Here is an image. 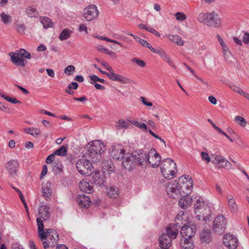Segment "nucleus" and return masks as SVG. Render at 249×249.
I'll return each instance as SVG.
<instances>
[{
  "instance_id": "obj_64",
  "label": "nucleus",
  "mask_w": 249,
  "mask_h": 249,
  "mask_svg": "<svg viewBox=\"0 0 249 249\" xmlns=\"http://www.w3.org/2000/svg\"><path fill=\"white\" fill-rule=\"evenodd\" d=\"M47 49L46 47L43 44H40L37 48V51L38 52L45 51Z\"/></svg>"
},
{
  "instance_id": "obj_19",
  "label": "nucleus",
  "mask_w": 249,
  "mask_h": 249,
  "mask_svg": "<svg viewBox=\"0 0 249 249\" xmlns=\"http://www.w3.org/2000/svg\"><path fill=\"white\" fill-rule=\"evenodd\" d=\"M92 174V178L94 181V183L96 185H98L99 186H105V180L106 178L104 175L100 171H95L94 173H93Z\"/></svg>"
},
{
  "instance_id": "obj_29",
  "label": "nucleus",
  "mask_w": 249,
  "mask_h": 249,
  "mask_svg": "<svg viewBox=\"0 0 249 249\" xmlns=\"http://www.w3.org/2000/svg\"><path fill=\"white\" fill-rule=\"evenodd\" d=\"M167 37L170 41L173 42L179 46H181L184 44V41L181 39V37L178 35H169L167 36Z\"/></svg>"
},
{
  "instance_id": "obj_42",
  "label": "nucleus",
  "mask_w": 249,
  "mask_h": 249,
  "mask_svg": "<svg viewBox=\"0 0 249 249\" xmlns=\"http://www.w3.org/2000/svg\"><path fill=\"white\" fill-rule=\"evenodd\" d=\"M184 215V214L183 213H182L181 214H178V215L176 216V219H175V221H176L175 225H174L173 226L171 225V226H175L176 230H177L176 227H180V225L179 222H181V221L183 220Z\"/></svg>"
},
{
  "instance_id": "obj_40",
  "label": "nucleus",
  "mask_w": 249,
  "mask_h": 249,
  "mask_svg": "<svg viewBox=\"0 0 249 249\" xmlns=\"http://www.w3.org/2000/svg\"><path fill=\"white\" fill-rule=\"evenodd\" d=\"M162 59L164 62L167 63L170 66H171L173 68L175 69H177V66H176L174 62L173 61L171 57L169 56L167 54L164 56V57Z\"/></svg>"
},
{
  "instance_id": "obj_22",
  "label": "nucleus",
  "mask_w": 249,
  "mask_h": 249,
  "mask_svg": "<svg viewBox=\"0 0 249 249\" xmlns=\"http://www.w3.org/2000/svg\"><path fill=\"white\" fill-rule=\"evenodd\" d=\"M79 205L81 207L87 208L90 205L91 201L89 197L85 195H79L77 198Z\"/></svg>"
},
{
  "instance_id": "obj_41",
  "label": "nucleus",
  "mask_w": 249,
  "mask_h": 249,
  "mask_svg": "<svg viewBox=\"0 0 249 249\" xmlns=\"http://www.w3.org/2000/svg\"><path fill=\"white\" fill-rule=\"evenodd\" d=\"M234 121L236 122L238 124L242 127H244L246 126L247 124V122L246 120L242 117L240 116H237L234 118Z\"/></svg>"
},
{
  "instance_id": "obj_8",
  "label": "nucleus",
  "mask_w": 249,
  "mask_h": 249,
  "mask_svg": "<svg viewBox=\"0 0 249 249\" xmlns=\"http://www.w3.org/2000/svg\"><path fill=\"white\" fill-rule=\"evenodd\" d=\"M76 168L79 173L85 176H89L92 173V166L89 160L81 159L76 162Z\"/></svg>"
},
{
  "instance_id": "obj_5",
  "label": "nucleus",
  "mask_w": 249,
  "mask_h": 249,
  "mask_svg": "<svg viewBox=\"0 0 249 249\" xmlns=\"http://www.w3.org/2000/svg\"><path fill=\"white\" fill-rule=\"evenodd\" d=\"M166 233H163L159 237V244L162 249H167L171 245V240L175 239L178 234V231L175 226L169 225L166 228Z\"/></svg>"
},
{
  "instance_id": "obj_60",
  "label": "nucleus",
  "mask_w": 249,
  "mask_h": 249,
  "mask_svg": "<svg viewBox=\"0 0 249 249\" xmlns=\"http://www.w3.org/2000/svg\"><path fill=\"white\" fill-rule=\"evenodd\" d=\"M15 86L18 88L24 94H29V92L28 90H27L26 89H24V88L19 86V85H15Z\"/></svg>"
},
{
  "instance_id": "obj_57",
  "label": "nucleus",
  "mask_w": 249,
  "mask_h": 249,
  "mask_svg": "<svg viewBox=\"0 0 249 249\" xmlns=\"http://www.w3.org/2000/svg\"><path fill=\"white\" fill-rule=\"evenodd\" d=\"M100 63L108 71L112 70V67H110L107 62L104 61H101Z\"/></svg>"
},
{
  "instance_id": "obj_6",
  "label": "nucleus",
  "mask_w": 249,
  "mask_h": 249,
  "mask_svg": "<svg viewBox=\"0 0 249 249\" xmlns=\"http://www.w3.org/2000/svg\"><path fill=\"white\" fill-rule=\"evenodd\" d=\"M197 20L207 26L218 28L221 26V21L217 14L213 12L209 14L201 13L197 17Z\"/></svg>"
},
{
  "instance_id": "obj_54",
  "label": "nucleus",
  "mask_w": 249,
  "mask_h": 249,
  "mask_svg": "<svg viewBox=\"0 0 249 249\" xmlns=\"http://www.w3.org/2000/svg\"><path fill=\"white\" fill-rule=\"evenodd\" d=\"M40 130L38 128H32V136L37 137L40 134Z\"/></svg>"
},
{
  "instance_id": "obj_46",
  "label": "nucleus",
  "mask_w": 249,
  "mask_h": 249,
  "mask_svg": "<svg viewBox=\"0 0 249 249\" xmlns=\"http://www.w3.org/2000/svg\"><path fill=\"white\" fill-rule=\"evenodd\" d=\"M75 71V67L72 65H69L64 70L65 74L69 75L72 74Z\"/></svg>"
},
{
  "instance_id": "obj_18",
  "label": "nucleus",
  "mask_w": 249,
  "mask_h": 249,
  "mask_svg": "<svg viewBox=\"0 0 249 249\" xmlns=\"http://www.w3.org/2000/svg\"><path fill=\"white\" fill-rule=\"evenodd\" d=\"M93 187L92 182L87 179H83L79 184L80 190L83 192L89 194L93 192Z\"/></svg>"
},
{
  "instance_id": "obj_24",
  "label": "nucleus",
  "mask_w": 249,
  "mask_h": 249,
  "mask_svg": "<svg viewBox=\"0 0 249 249\" xmlns=\"http://www.w3.org/2000/svg\"><path fill=\"white\" fill-rule=\"evenodd\" d=\"M182 196L178 201V205L182 209L186 208L192 204L193 199L189 195H182Z\"/></svg>"
},
{
  "instance_id": "obj_63",
  "label": "nucleus",
  "mask_w": 249,
  "mask_h": 249,
  "mask_svg": "<svg viewBox=\"0 0 249 249\" xmlns=\"http://www.w3.org/2000/svg\"><path fill=\"white\" fill-rule=\"evenodd\" d=\"M46 71L48 75L51 77H53L54 76V72L53 69H47Z\"/></svg>"
},
{
  "instance_id": "obj_47",
  "label": "nucleus",
  "mask_w": 249,
  "mask_h": 249,
  "mask_svg": "<svg viewBox=\"0 0 249 249\" xmlns=\"http://www.w3.org/2000/svg\"><path fill=\"white\" fill-rule=\"evenodd\" d=\"M200 156L202 159L205 160L207 163H209L212 160V157L210 158L208 154L205 152H201L200 153Z\"/></svg>"
},
{
  "instance_id": "obj_12",
  "label": "nucleus",
  "mask_w": 249,
  "mask_h": 249,
  "mask_svg": "<svg viewBox=\"0 0 249 249\" xmlns=\"http://www.w3.org/2000/svg\"><path fill=\"white\" fill-rule=\"evenodd\" d=\"M106 75L110 80L114 81H119L122 84H125L134 83V82L132 80L128 78V77L115 73L113 69L111 71H110L109 72H107Z\"/></svg>"
},
{
  "instance_id": "obj_33",
  "label": "nucleus",
  "mask_w": 249,
  "mask_h": 249,
  "mask_svg": "<svg viewBox=\"0 0 249 249\" xmlns=\"http://www.w3.org/2000/svg\"><path fill=\"white\" fill-rule=\"evenodd\" d=\"M134 39L138 43L141 44L142 46L144 47L148 48L150 50L151 49V48H152V47L150 45V44L148 43L146 40L143 39L138 36H134Z\"/></svg>"
},
{
  "instance_id": "obj_25",
  "label": "nucleus",
  "mask_w": 249,
  "mask_h": 249,
  "mask_svg": "<svg viewBox=\"0 0 249 249\" xmlns=\"http://www.w3.org/2000/svg\"><path fill=\"white\" fill-rule=\"evenodd\" d=\"M51 183L50 182H47L46 183L44 184L42 186V194L43 196L46 197L47 200L48 198L51 196L52 191L51 189Z\"/></svg>"
},
{
  "instance_id": "obj_7",
  "label": "nucleus",
  "mask_w": 249,
  "mask_h": 249,
  "mask_svg": "<svg viewBox=\"0 0 249 249\" xmlns=\"http://www.w3.org/2000/svg\"><path fill=\"white\" fill-rule=\"evenodd\" d=\"M161 172L164 177L170 179L173 178L177 172V166L174 160L171 159L163 160L161 163Z\"/></svg>"
},
{
  "instance_id": "obj_15",
  "label": "nucleus",
  "mask_w": 249,
  "mask_h": 249,
  "mask_svg": "<svg viewBox=\"0 0 249 249\" xmlns=\"http://www.w3.org/2000/svg\"><path fill=\"white\" fill-rule=\"evenodd\" d=\"M9 55L11 57L12 63L16 66L24 67L27 63V60L25 58H22L18 51L15 53L10 52Z\"/></svg>"
},
{
  "instance_id": "obj_61",
  "label": "nucleus",
  "mask_w": 249,
  "mask_h": 249,
  "mask_svg": "<svg viewBox=\"0 0 249 249\" xmlns=\"http://www.w3.org/2000/svg\"><path fill=\"white\" fill-rule=\"evenodd\" d=\"M209 101L213 105H216L217 103V99L213 96H210L208 97Z\"/></svg>"
},
{
  "instance_id": "obj_32",
  "label": "nucleus",
  "mask_w": 249,
  "mask_h": 249,
  "mask_svg": "<svg viewBox=\"0 0 249 249\" xmlns=\"http://www.w3.org/2000/svg\"><path fill=\"white\" fill-rule=\"evenodd\" d=\"M71 33L72 31L71 30L68 29H64L61 32L58 38L61 41L66 40L70 37Z\"/></svg>"
},
{
  "instance_id": "obj_38",
  "label": "nucleus",
  "mask_w": 249,
  "mask_h": 249,
  "mask_svg": "<svg viewBox=\"0 0 249 249\" xmlns=\"http://www.w3.org/2000/svg\"><path fill=\"white\" fill-rule=\"evenodd\" d=\"M222 52L225 57V59L227 61H228L229 59L232 58V56L231 53L229 52L228 50V48L226 45L222 46Z\"/></svg>"
},
{
  "instance_id": "obj_52",
  "label": "nucleus",
  "mask_w": 249,
  "mask_h": 249,
  "mask_svg": "<svg viewBox=\"0 0 249 249\" xmlns=\"http://www.w3.org/2000/svg\"><path fill=\"white\" fill-rule=\"evenodd\" d=\"M78 30L79 32H85L86 34H88L86 26L84 24H81L79 26Z\"/></svg>"
},
{
  "instance_id": "obj_58",
  "label": "nucleus",
  "mask_w": 249,
  "mask_h": 249,
  "mask_svg": "<svg viewBox=\"0 0 249 249\" xmlns=\"http://www.w3.org/2000/svg\"><path fill=\"white\" fill-rule=\"evenodd\" d=\"M78 87V84L75 82H73L69 84L68 88L71 89H76Z\"/></svg>"
},
{
  "instance_id": "obj_50",
  "label": "nucleus",
  "mask_w": 249,
  "mask_h": 249,
  "mask_svg": "<svg viewBox=\"0 0 249 249\" xmlns=\"http://www.w3.org/2000/svg\"><path fill=\"white\" fill-rule=\"evenodd\" d=\"M89 78L90 79L89 83L91 84L96 83V82H98V80L99 77H98L97 75L92 74L89 75Z\"/></svg>"
},
{
  "instance_id": "obj_31",
  "label": "nucleus",
  "mask_w": 249,
  "mask_h": 249,
  "mask_svg": "<svg viewBox=\"0 0 249 249\" xmlns=\"http://www.w3.org/2000/svg\"><path fill=\"white\" fill-rule=\"evenodd\" d=\"M107 195L110 198L117 197L119 195L118 189L114 187H109L107 189Z\"/></svg>"
},
{
  "instance_id": "obj_37",
  "label": "nucleus",
  "mask_w": 249,
  "mask_h": 249,
  "mask_svg": "<svg viewBox=\"0 0 249 249\" xmlns=\"http://www.w3.org/2000/svg\"><path fill=\"white\" fill-rule=\"evenodd\" d=\"M0 18L1 21L6 25L9 24L12 20L11 17L4 13H2L0 14Z\"/></svg>"
},
{
  "instance_id": "obj_55",
  "label": "nucleus",
  "mask_w": 249,
  "mask_h": 249,
  "mask_svg": "<svg viewBox=\"0 0 249 249\" xmlns=\"http://www.w3.org/2000/svg\"><path fill=\"white\" fill-rule=\"evenodd\" d=\"M142 104L144 105L145 106H148V107H151L152 106V103L150 102H147L146 101V99L145 97H141L140 98Z\"/></svg>"
},
{
  "instance_id": "obj_36",
  "label": "nucleus",
  "mask_w": 249,
  "mask_h": 249,
  "mask_svg": "<svg viewBox=\"0 0 249 249\" xmlns=\"http://www.w3.org/2000/svg\"><path fill=\"white\" fill-rule=\"evenodd\" d=\"M67 148L65 146H61L58 149L55 150L54 153L55 155L65 156L67 155Z\"/></svg>"
},
{
  "instance_id": "obj_53",
  "label": "nucleus",
  "mask_w": 249,
  "mask_h": 249,
  "mask_svg": "<svg viewBox=\"0 0 249 249\" xmlns=\"http://www.w3.org/2000/svg\"><path fill=\"white\" fill-rule=\"evenodd\" d=\"M105 53L108 54L112 58L115 59L117 57L116 53L115 52H114L108 49H107Z\"/></svg>"
},
{
  "instance_id": "obj_4",
  "label": "nucleus",
  "mask_w": 249,
  "mask_h": 249,
  "mask_svg": "<svg viewBox=\"0 0 249 249\" xmlns=\"http://www.w3.org/2000/svg\"><path fill=\"white\" fill-rule=\"evenodd\" d=\"M105 150V145L100 141L91 142L87 145L85 156L90 158L92 162H96L100 160Z\"/></svg>"
},
{
  "instance_id": "obj_2",
  "label": "nucleus",
  "mask_w": 249,
  "mask_h": 249,
  "mask_svg": "<svg viewBox=\"0 0 249 249\" xmlns=\"http://www.w3.org/2000/svg\"><path fill=\"white\" fill-rule=\"evenodd\" d=\"M193 186V179L184 175L179 178V182L171 181L166 186V193L170 197L175 198L179 195H188Z\"/></svg>"
},
{
  "instance_id": "obj_56",
  "label": "nucleus",
  "mask_w": 249,
  "mask_h": 249,
  "mask_svg": "<svg viewBox=\"0 0 249 249\" xmlns=\"http://www.w3.org/2000/svg\"><path fill=\"white\" fill-rule=\"evenodd\" d=\"M95 49L97 51H100V52L105 53H106V52L107 49V48L104 47L103 46L100 45L96 46Z\"/></svg>"
},
{
  "instance_id": "obj_28",
  "label": "nucleus",
  "mask_w": 249,
  "mask_h": 249,
  "mask_svg": "<svg viewBox=\"0 0 249 249\" xmlns=\"http://www.w3.org/2000/svg\"><path fill=\"white\" fill-rule=\"evenodd\" d=\"M10 185L13 189H14L18 194L19 196H20V199L24 205V207L26 210V211L27 212L28 218L29 219H30V215H29V209H28L27 204L26 202L25 199L22 194L21 193V191L18 188L14 186V185L13 184H10Z\"/></svg>"
},
{
  "instance_id": "obj_44",
  "label": "nucleus",
  "mask_w": 249,
  "mask_h": 249,
  "mask_svg": "<svg viewBox=\"0 0 249 249\" xmlns=\"http://www.w3.org/2000/svg\"><path fill=\"white\" fill-rule=\"evenodd\" d=\"M19 53L21 55V56L22 58H27V59H30L31 58V54L29 52H28L26 50L22 49H19L18 51Z\"/></svg>"
},
{
  "instance_id": "obj_23",
  "label": "nucleus",
  "mask_w": 249,
  "mask_h": 249,
  "mask_svg": "<svg viewBox=\"0 0 249 249\" xmlns=\"http://www.w3.org/2000/svg\"><path fill=\"white\" fill-rule=\"evenodd\" d=\"M212 161L213 164H216L219 168L225 167V163H227V160L223 157L220 155H212Z\"/></svg>"
},
{
  "instance_id": "obj_13",
  "label": "nucleus",
  "mask_w": 249,
  "mask_h": 249,
  "mask_svg": "<svg viewBox=\"0 0 249 249\" xmlns=\"http://www.w3.org/2000/svg\"><path fill=\"white\" fill-rule=\"evenodd\" d=\"M223 242L224 245L229 249H235L238 245L237 238L231 234L225 235Z\"/></svg>"
},
{
  "instance_id": "obj_11",
  "label": "nucleus",
  "mask_w": 249,
  "mask_h": 249,
  "mask_svg": "<svg viewBox=\"0 0 249 249\" xmlns=\"http://www.w3.org/2000/svg\"><path fill=\"white\" fill-rule=\"evenodd\" d=\"M110 156L113 159L121 160L122 162L124 157L127 154L125 153V150L121 145H114L111 146Z\"/></svg>"
},
{
  "instance_id": "obj_27",
  "label": "nucleus",
  "mask_w": 249,
  "mask_h": 249,
  "mask_svg": "<svg viewBox=\"0 0 249 249\" xmlns=\"http://www.w3.org/2000/svg\"><path fill=\"white\" fill-rule=\"evenodd\" d=\"M181 249H194V245L192 239L186 238L182 239L180 241Z\"/></svg>"
},
{
  "instance_id": "obj_45",
  "label": "nucleus",
  "mask_w": 249,
  "mask_h": 249,
  "mask_svg": "<svg viewBox=\"0 0 249 249\" xmlns=\"http://www.w3.org/2000/svg\"><path fill=\"white\" fill-rule=\"evenodd\" d=\"M177 20L179 21H182L186 19L185 15L181 12H178L174 15Z\"/></svg>"
},
{
  "instance_id": "obj_39",
  "label": "nucleus",
  "mask_w": 249,
  "mask_h": 249,
  "mask_svg": "<svg viewBox=\"0 0 249 249\" xmlns=\"http://www.w3.org/2000/svg\"><path fill=\"white\" fill-rule=\"evenodd\" d=\"M150 51L153 53L158 54L162 58V59H163L167 54L161 48L155 49L152 47V48H151Z\"/></svg>"
},
{
  "instance_id": "obj_17",
  "label": "nucleus",
  "mask_w": 249,
  "mask_h": 249,
  "mask_svg": "<svg viewBox=\"0 0 249 249\" xmlns=\"http://www.w3.org/2000/svg\"><path fill=\"white\" fill-rule=\"evenodd\" d=\"M18 166L19 163L15 160H11L6 163V169L11 176L16 174Z\"/></svg>"
},
{
  "instance_id": "obj_62",
  "label": "nucleus",
  "mask_w": 249,
  "mask_h": 249,
  "mask_svg": "<svg viewBox=\"0 0 249 249\" xmlns=\"http://www.w3.org/2000/svg\"><path fill=\"white\" fill-rule=\"evenodd\" d=\"M17 29L20 33H23L25 30V26L23 24H18L17 25Z\"/></svg>"
},
{
  "instance_id": "obj_34",
  "label": "nucleus",
  "mask_w": 249,
  "mask_h": 249,
  "mask_svg": "<svg viewBox=\"0 0 249 249\" xmlns=\"http://www.w3.org/2000/svg\"><path fill=\"white\" fill-rule=\"evenodd\" d=\"M53 170L56 174L60 173L63 170L62 164L59 161H55L53 164Z\"/></svg>"
},
{
  "instance_id": "obj_30",
  "label": "nucleus",
  "mask_w": 249,
  "mask_h": 249,
  "mask_svg": "<svg viewBox=\"0 0 249 249\" xmlns=\"http://www.w3.org/2000/svg\"><path fill=\"white\" fill-rule=\"evenodd\" d=\"M200 239L202 242L209 243L211 240V233L209 230H203L200 234Z\"/></svg>"
},
{
  "instance_id": "obj_14",
  "label": "nucleus",
  "mask_w": 249,
  "mask_h": 249,
  "mask_svg": "<svg viewBox=\"0 0 249 249\" xmlns=\"http://www.w3.org/2000/svg\"><path fill=\"white\" fill-rule=\"evenodd\" d=\"M196 231V227L195 225H184L181 229L180 234L182 239L186 238L192 239Z\"/></svg>"
},
{
  "instance_id": "obj_26",
  "label": "nucleus",
  "mask_w": 249,
  "mask_h": 249,
  "mask_svg": "<svg viewBox=\"0 0 249 249\" xmlns=\"http://www.w3.org/2000/svg\"><path fill=\"white\" fill-rule=\"evenodd\" d=\"M39 20L43 25L44 28L48 29L53 27L54 23L49 18L47 17H40Z\"/></svg>"
},
{
  "instance_id": "obj_9",
  "label": "nucleus",
  "mask_w": 249,
  "mask_h": 249,
  "mask_svg": "<svg viewBox=\"0 0 249 249\" xmlns=\"http://www.w3.org/2000/svg\"><path fill=\"white\" fill-rule=\"evenodd\" d=\"M99 12L97 7L94 5H89L83 10V16L88 21L96 19L99 16Z\"/></svg>"
},
{
  "instance_id": "obj_35",
  "label": "nucleus",
  "mask_w": 249,
  "mask_h": 249,
  "mask_svg": "<svg viewBox=\"0 0 249 249\" xmlns=\"http://www.w3.org/2000/svg\"><path fill=\"white\" fill-rule=\"evenodd\" d=\"M94 37L101 40H104V41H106L108 42L113 43H115L116 44L119 45L121 47L123 46V45L121 42H120L116 40L110 39L106 36H94Z\"/></svg>"
},
{
  "instance_id": "obj_49",
  "label": "nucleus",
  "mask_w": 249,
  "mask_h": 249,
  "mask_svg": "<svg viewBox=\"0 0 249 249\" xmlns=\"http://www.w3.org/2000/svg\"><path fill=\"white\" fill-rule=\"evenodd\" d=\"M230 88L234 91L239 93L240 95H242L244 91L241 89L239 87L235 85L230 86Z\"/></svg>"
},
{
  "instance_id": "obj_1",
  "label": "nucleus",
  "mask_w": 249,
  "mask_h": 249,
  "mask_svg": "<svg viewBox=\"0 0 249 249\" xmlns=\"http://www.w3.org/2000/svg\"><path fill=\"white\" fill-rule=\"evenodd\" d=\"M161 157L155 149L152 148L148 152L142 150H136L131 154L127 153L124 157L122 165L126 170H131L136 164L142 167L148 165L157 168L160 164Z\"/></svg>"
},
{
  "instance_id": "obj_48",
  "label": "nucleus",
  "mask_w": 249,
  "mask_h": 249,
  "mask_svg": "<svg viewBox=\"0 0 249 249\" xmlns=\"http://www.w3.org/2000/svg\"><path fill=\"white\" fill-rule=\"evenodd\" d=\"M119 124L118 125V127L119 129L127 128L128 125V124L127 122L125 121L124 120L120 119L118 121Z\"/></svg>"
},
{
  "instance_id": "obj_51",
  "label": "nucleus",
  "mask_w": 249,
  "mask_h": 249,
  "mask_svg": "<svg viewBox=\"0 0 249 249\" xmlns=\"http://www.w3.org/2000/svg\"><path fill=\"white\" fill-rule=\"evenodd\" d=\"M55 155L54 153L49 155L46 159V162L47 164L51 163L55 158Z\"/></svg>"
},
{
  "instance_id": "obj_59",
  "label": "nucleus",
  "mask_w": 249,
  "mask_h": 249,
  "mask_svg": "<svg viewBox=\"0 0 249 249\" xmlns=\"http://www.w3.org/2000/svg\"><path fill=\"white\" fill-rule=\"evenodd\" d=\"M243 41L245 43L249 42V34L245 33L243 37Z\"/></svg>"
},
{
  "instance_id": "obj_10",
  "label": "nucleus",
  "mask_w": 249,
  "mask_h": 249,
  "mask_svg": "<svg viewBox=\"0 0 249 249\" xmlns=\"http://www.w3.org/2000/svg\"><path fill=\"white\" fill-rule=\"evenodd\" d=\"M227 221L222 215H218L215 218L213 223V230L218 234H222L225 231Z\"/></svg>"
},
{
  "instance_id": "obj_3",
  "label": "nucleus",
  "mask_w": 249,
  "mask_h": 249,
  "mask_svg": "<svg viewBox=\"0 0 249 249\" xmlns=\"http://www.w3.org/2000/svg\"><path fill=\"white\" fill-rule=\"evenodd\" d=\"M38 233L41 240H46L43 242V247L47 249L49 247H53L59 240L57 232L53 229H48L44 230V224L40 218L36 219Z\"/></svg>"
},
{
  "instance_id": "obj_20",
  "label": "nucleus",
  "mask_w": 249,
  "mask_h": 249,
  "mask_svg": "<svg viewBox=\"0 0 249 249\" xmlns=\"http://www.w3.org/2000/svg\"><path fill=\"white\" fill-rule=\"evenodd\" d=\"M228 206L230 211L233 214H236L238 212V206L236 203L233 196L231 194H228L226 196Z\"/></svg>"
},
{
  "instance_id": "obj_21",
  "label": "nucleus",
  "mask_w": 249,
  "mask_h": 249,
  "mask_svg": "<svg viewBox=\"0 0 249 249\" xmlns=\"http://www.w3.org/2000/svg\"><path fill=\"white\" fill-rule=\"evenodd\" d=\"M38 213L40 216L39 217L42 220H46L50 217V208L46 204H42L40 206L38 210Z\"/></svg>"
},
{
  "instance_id": "obj_43",
  "label": "nucleus",
  "mask_w": 249,
  "mask_h": 249,
  "mask_svg": "<svg viewBox=\"0 0 249 249\" xmlns=\"http://www.w3.org/2000/svg\"><path fill=\"white\" fill-rule=\"evenodd\" d=\"M131 61L134 62L137 66L143 68L145 66V63L144 61L139 59L137 57H134L131 59Z\"/></svg>"
},
{
  "instance_id": "obj_16",
  "label": "nucleus",
  "mask_w": 249,
  "mask_h": 249,
  "mask_svg": "<svg viewBox=\"0 0 249 249\" xmlns=\"http://www.w3.org/2000/svg\"><path fill=\"white\" fill-rule=\"evenodd\" d=\"M194 208L196 213H202V215L204 216L203 220L204 221H207V220H209L210 215L208 214L206 216H204L202 210H204L205 211L209 212V208L207 205L205 206L204 203L201 201L200 199H197L196 203L195 204Z\"/></svg>"
}]
</instances>
